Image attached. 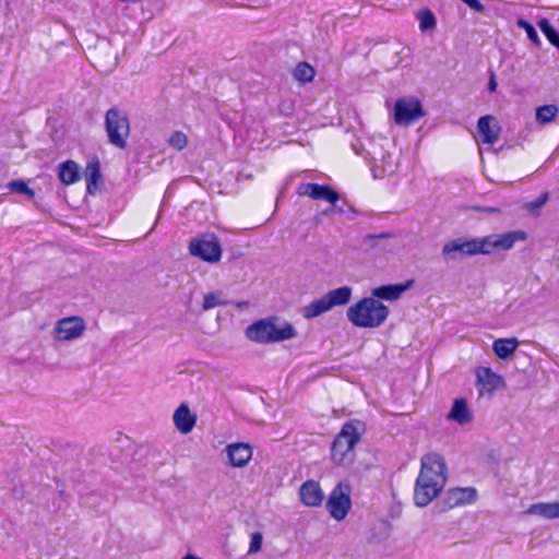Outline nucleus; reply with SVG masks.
I'll use <instances>...</instances> for the list:
<instances>
[{
    "mask_svg": "<svg viewBox=\"0 0 559 559\" xmlns=\"http://www.w3.org/2000/svg\"><path fill=\"white\" fill-rule=\"evenodd\" d=\"M445 483L444 459L435 452L423 455L420 472L414 488V503L420 508L428 506L442 491Z\"/></svg>",
    "mask_w": 559,
    "mask_h": 559,
    "instance_id": "obj_1",
    "label": "nucleus"
},
{
    "mask_svg": "<svg viewBox=\"0 0 559 559\" xmlns=\"http://www.w3.org/2000/svg\"><path fill=\"white\" fill-rule=\"evenodd\" d=\"M526 238L527 235L523 230L508 231L502 235H489L472 240L457 238L443 246L442 254L447 258L454 252H459L461 255L490 254L495 251L509 250L516 241H523Z\"/></svg>",
    "mask_w": 559,
    "mask_h": 559,
    "instance_id": "obj_2",
    "label": "nucleus"
},
{
    "mask_svg": "<svg viewBox=\"0 0 559 559\" xmlns=\"http://www.w3.org/2000/svg\"><path fill=\"white\" fill-rule=\"evenodd\" d=\"M246 336L259 344L278 343L297 336V331L289 322L278 323V318L269 317L258 320L246 329Z\"/></svg>",
    "mask_w": 559,
    "mask_h": 559,
    "instance_id": "obj_3",
    "label": "nucleus"
},
{
    "mask_svg": "<svg viewBox=\"0 0 559 559\" xmlns=\"http://www.w3.org/2000/svg\"><path fill=\"white\" fill-rule=\"evenodd\" d=\"M348 321L357 328L374 329L389 317V308L374 297H366L347 309Z\"/></svg>",
    "mask_w": 559,
    "mask_h": 559,
    "instance_id": "obj_4",
    "label": "nucleus"
},
{
    "mask_svg": "<svg viewBox=\"0 0 559 559\" xmlns=\"http://www.w3.org/2000/svg\"><path fill=\"white\" fill-rule=\"evenodd\" d=\"M359 439L360 435L355 421H346L331 445V457L333 462L336 464L352 462L355 456L354 448Z\"/></svg>",
    "mask_w": 559,
    "mask_h": 559,
    "instance_id": "obj_5",
    "label": "nucleus"
},
{
    "mask_svg": "<svg viewBox=\"0 0 559 559\" xmlns=\"http://www.w3.org/2000/svg\"><path fill=\"white\" fill-rule=\"evenodd\" d=\"M130 130L129 117L122 109L111 107L106 111L105 131L111 145L119 150L127 148Z\"/></svg>",
    "mask_w": 559,
    "mask_h": 559,
    "instance_id": "obj_6",
    "label": "nucleus"
},
{
    "mask_svg": "<svg viewBox=\"0 0 559 559\" xmlns=\"http://www.w3.org/2000/svg\"><path fill=\"white\" fill-rule=\"evenodd\" d=\"M352 297V288L342 286L330 290L323 297L316 299L302 308V316L306 319H313L329 311L335 306L346 305Z\"/></svg>",
    "mask_w": 559,
    "mask_h": 559,
    "instance_id": "obj_7",
    "label": "nucleus"
},
{
    "mask_svg": "<svg viewBox=\"0 0 559 559\" xmlns=\"http://www.w3.org/2000/svg\"><path fill=\"white\" fill-rule=\"evenodd\" d=\"M350 492L348 481H340L330 492L325 507L334 520L343 521L347 516L352 508Z\"/></svg>",
    "mask_w": 559,
    "mask_h": 559,
    "instance_id": "obj_8",
    "label": "nucleus"
},
{
    "mask_svg": "<svg viewBox=\"0 0 559 559\" xmlns=\"http://www.w3.org/2000/svg\"><path fill=\"white\" fill-rule=\"evenodd\" d=\"M189 252L209 263L218 262L222 258V247L214 234L193 239L189 245Z\"/></svg>",
    "mask_w": 559,
    "mask_h": 559,
    "instance_id": "obj_9",
    "label": "nucleus"
},
{
    "mask_svg": "<svg viewBox=\"0 0 559 559\" xmlns=\"http://www.w3.org/2000/svg\"><path fill=\"white\" fill-rule=\"evenodd\" d=\"M425 116L421 104L417 99L400 98L394 106V120L396 124H411Z\"/></svg>",
    "mask_w": 559,
    "mask_h": 559,
    "instance_id": "obj_10",
    "label": "nucleus"
},
{
    "mask_svg": "<svg viewBox=\"0 0 559 559\" xmlns=\"http://www.w3.org/2000/svg\"><path fill=\"white\" fill-rule=\"evenodd\" d=\"M85 329V321L81 317L73 316L58 320L53 333L58 341H71L79 338Z\"/></svg>",
    "mask_w": 559,
    "mask_h": 559,
    "instance_id": "obj_11",
    "label": "nucleus"
},
{
    "mask_svg": "<svg viewBox=\"0 0 559 559\" xmlns=\"http://www.w3.org/2000/svg\"><path fill=\"white\" fill-rule=\"evenodd\" d=\"M476 388L479 395L491 396L496 391L506 386L502 376L493 372L489 367H478L476 369Z\"/></svg>",
    "mask_w": 559,
    "mask_h": 559,
    "instance_id": "obj_12",
    "label": "nucleus"
},
{
    "mask_svg": "<svg viewBox=\"0 0 559 559\" xmlns=\"http://www.w3.org/2000/svg\"><path fill=\"white\" fill-rule=\"evenodd\" d=\"M477 490L474 487H456L448 489L442 497L441 510H450L459 506H466L475 502Z\"/></svg>",
    "mask_w": 559,
    "mask_h": 559,
    "instance_id": "obj_13",
    "label": "nucleus"
},
{
    "mask_svg": "<svg viewBox=\"0 0 559 559\" xmlns=\"http://www.w3.org/2000/svg\"><path fill=\"white\" fill-rule=\"evenodd\" d=\"M298 195L309 197L313 200H324L334 203L340 200V194L329 185L302 182L297 188Z\"/></svg>",
    "mask_w": 559,
    "mask_h": 559,
    "instance_id": "obj_14",
    "label": "nucleus"
},
{
    "mask_svg": "<svg viewBox=\"0 0 559 559\" xmlns=\"http://www.w3.org/2000/svg\"><path fill=\"white\" fill-rule=\"evenodd\" d=\"M299 495L301 502L308 507H319L324 499V493L316 480L305 481L300 486Z\"/></svg>",
    "mask_w": 559,
    "mask_h": 559,
    "instance_id": "obj_15",
    "label": "nucleus"
},
{
    "mask_svg": "<svg viewBox=\"0 0 559 559\" xmlns=\"http://www.w3.org/2000/svg\"><path fill=\"white\" fill-rule=\"evenodd\" d=\"M229 463L234 467H242L252 456V448L248 443H234L227 447Z\"/></svg>",
    "mask_w": 559,
    "mask_h": 559,
    "instance_id": "obj_16",
    "label": "nucleus"
},
{
    "mask_svg": "<svg viewBox=\"0 0 559 559\" xmlns=\"http://www.w3.org/2000/svg\"><path fill=\"white\" fill-rule=\"evenodd\" d=\"M413 281H408L404 284H390L382 285L372 289L371 296L376 299H384L389 301H393L400 298V296L407 290Z\"/></svg>",
    "mask_w": 559,
    "mask_h": 559,
    "instance_id": "obj_17",
    "label": "nucleus"
},
{
    "mask_svg": "<svg viewBox=\"0 0 559 559\" xmlns=\"http://www.w3.org/2000/svg\"><path fill=\"white\" fill-rule=\"evenodd\" d=\"M173 419L176 428L181 433L186 435L192 431L197 421V416L190 412L186 404H180L175 411Z\"/></svg>",
    "mask_w": 559,
    "mask_h": 559,
    "instance_id": "obj_18",
    "label": "nucleus"
},
{
    "mask_svg": "<svg viewBox=\"0 0 559 559\" xmlns=\"http://www.w3.org/2000/svg\"><path fill=\"white\" fill-rule=\"evenodd\" d=\"M493 120L495 118L490 115L483 116L478 119L477 130L484 143L495 144L499 139L500 128L497 127L496 130L491 128Z\"/></svg>",
    "mask_w": 559,
    "mask_h": 559,
    "instance_id": "obj_19",
    "label": "nucleus"
},
{
    "mask_svg": "<svg viewBox=\"0 0 559 559\" xmlns=\"http://www.w3.org/2000/svg\"><path fill=\"white\" fill-rule=\"evenodd\" d=\"M395 237H396V235L392 231H383V233H379V234H367V235L362 236L361 242L373 250L379 249L382 252H392L393 247H391L386 243H381L380 240L392 239Z\"/></svg>",
    "mask_w": 559,
    "mask_h": 559,
    "instance_id": "obj_20",
    "label": "nucleus"
},
{
    "mask_svg": "<svg viewBox=\"0 0 559 559\" xmlns=\"http://www.w3.org/2000/svg\"><path fill=\"white\" fill-rule=\"evenodd\" d=\"M448 419L453 420L460 425L468 424L472 419V413L467 407V403L464 399H456L453 402Z\"/></svg>",
    "mask_w": 559,
    "mask_h": 559,
    "instance_id": "obj_21",
    "label": "nucleus"
},
{
    "mask_svg": "<svg viewBox=\"0 0 559 559\" xmlns=\"http://www.w3.org/2000/svg\"><path fill=\"white\" fill-rule=\"evenodd\" d=\"M527 513L547 520L559 519V501L534 503L528 508Z\"/></svg>",
    "mask_w": 559,
    "mask_h": 559,
    "instance_id": "obj_22",
    "label": "nucleus"
},
{
    "mask_svg": "<svg viewBox=\"0 0 559 559\" xmlns=\"http://www.w3.org/2000/svg\"><path fill=\"white\" fill-rule=\"evenodd\" d=\"M58 177L66 185H73L80 179V167L74 160H66L59 165Z\"/></svg>",
    "mask_w": 559,
    "mask_h": 559,
    "instance_id": "obj_23",
    "label": "nucleus"
},
{
    "mask_svg": "<svg viewBox=\"0 0 559 559\" xmlns=\"http://www.w3.org/2000/svg\"><path fill=\"white\" fill-rule=\"evenodd\" d=\"M518 346L519 341L515 337L498 338L492 344V350L500 359H507L515 352Z\"/></svg>",
    "mask_w": 559,
    "mask_h": 559,
    "instance_id": "obj_24",
    "label": "nucleus"
},
{
    "mask_svg": "<svg viewBox=\"0 0 559 559\" xmlns=\"http://www.w3.org/2000/svg\"><path fill=\"white\" fill-rule=\"evenodd\" d=\"M416 17L419 22V28L421 32L433 31L437 26L436 16L429 9L418 11Z\"/></svg>",
    "mask_w": 559,
    "mask_h": 559,
    "instance_id": "obj_25",
    "label": "nucleus"
},
{
    "mask_svg": "<svg viewBox=\"0 0 559 559\" xmlns=\"http://www.w3.org/2000/svg\"><path fill=\"white\" fill-rule=\"evenodd\" d=\"M314 75V68L306 61L299 62L294 70V78L302 83L311 82Z\"/></svg>",
    "mask_w": 559,
    "mask_h": 559,
    "instance_id": "obj_26",
    "label": "nucleus"
},
{
    "mask_svg": "<svg viewBox=\"0 0 559 559\" xmlns=\"http://www.w3.org/2000/svg\"><path fill=\"white\" fill-rule=\"evenodd\" d=\"M558 107L556 105H544L536 109V121L540 124H546L556 118Z\"/></svg>",
    "mask_w": 559,
    "mask_h": 559,
    "instance_id": "obj_27",
    "label": "nucleus"
},
{
    "mask_svg": "<svg viewBox=\"0 0 559 559\" xmlns=\"http://www.w3.org/2000/svg\"><path fill=\"white\" fill-rule=\"evenodd\" d=\"M538 27L549 40V43L559 49V33L552 27L550 22L547 19H542L538 21Z\"/></svg>",
    "mask_w": 559,
    "mask_h": 559,
    "instance_id": "obj_28",
    "label": "nucleus"
},
{
    "mask_svg": "<svg viewBox=\"0 0 559 559\" xmlns=\"http://www.w3.org/2000/svg\"><path fill=\"white\" fill-rule=\"evenodd\" d=\"M85 177L87 182V190L91 192L92 185H96L102 177L99 162L97 159L87 164Z\"/></svg>",
    "mask_w": 559,
    "mask_h": 559,
    "instance_id": "obj_29",
    "label": "nucleus"
},
{
    "mask_svg": "<svg viewBox=\"0 0 559 559\" xmlns=\"http://www.w3.org/2000/svg\"><path fill=\"white\" fill-rule=\"evenodd\" d=\"M221 295H222L221 292H213V293L206 294L203 299L202 310L207 311L217 306L227 305V301L223 300L221 298Z\"/></svg>",
    "mask_w": 559,
    "mask_h": 559,
    "instance_id": "obj_30",
    "label": "nucleus"
},
{
    "mask_svg": "<svg viewBox=\"0 0 559 559\" xmlns=\"http://www.w3.org/2000/svg\"><path fill=\"white\" fill-rule=\"evenodd\" d=\"M516 26L526 32L528 39L535 44L536 46L540 45L539 36L535 29V27L525 19L520 17L516 21Z\"/></svg>",
    "mask_w": 559,
    "mask_h": 559,
    "instance_id": "obj_31",
    "label": "nucleus"
},
{
    "mask_svg": "<svg viewBox=\"0 0 559 559\" xmlns=\"http://www.w3.org/2000/svg\"><path fill=\"white\" fill-rule=\"evenodd\" d=\"M7 187L13 193L25 194L29 198H34L35 195L34 190H32L23 180H11Z\"/></svg>",
    "mask_w": 559,
    "mask_h": 559,
    "instance_id": "obj_32",
    "label": "nucleus"
},
{
    "mask_svg": "<svg viewBox=\"0 0 559 559\" xmlns=\"http://www.w3.org/2000/svg\"><path fill=\"white\" fill-rule=\"evenodd\" d=\"M548 198V193L544 192L536 200L527 202L525 204V209L532 214H537L540 211V209L546 204Z\"/></svg>",
    "mask_w": 559,
    "mask_h": 559,
    "instance_id": "obj_33",
    "label": "nucleus"
},
{
    "mask_svg": "<svg viewBox=\"0 0 559 559\" xmlns=\"http://www.w3.org/2000/svg\"><path fill=\"white\" fill-rule=\"evenodd\" d=\"M169 145L177 150H183L188 144L187 135L181 131H175L168 141Z\"/></svg>",
    "mask_w": 559,
    "mask_h": 559,
    "instance_id": "obj_34",
    "label": "nucleus"
},
{
    "mask_svg": "<svg viewBox=\"0 0 559 559\" xmlns=\"http://www.w3.org/2000/svg\"><path fill=\"white\" fill-rule=\"evenodd\" d=\"M263 536L260 532H254L251 535L248 554H255L262 547Z\"/></svg>",
    "mask_w": 559,
    "mask_h": 559,
    "instance_id": "obj_35",
    "label": "nucleus"
},
{
    "mask_svg": "<svg viewBox=\"0 0 559 559\" xmlns=\"http://www.w3.org/2000/svg\"><path fill=\"white\" fill-rule=\"evenodd\" d=\"M465 4H467L471 9L478 13H483L486 10V7L479 0H462Z\"/></svg>",
    "mask_w": 559,
    "mask_h": 559,
    "instance_id": "obj_36",
    "label": "nucleus"
},
{
    "mask_svg": "<svg viewBox=\"0 0 559 559\" xmlns=\"http://www.w3.org/2000/svg\"><path fill=\"white\" fill-rule=\"evenodd\" d=\"M331 206L329 209H326L325 211H323V215H330L332 213H337V214H342L344 215L345 213V209L343 206H340L337 205V202H334V203H330Z\"/></svg>",
    "mask_w": 559,
    "mask_h": 559,
    "instance_id": "obj_37",
    "label": "nucleus"
},
{
    "mask_svg": "<svg viewBox=\"0 0 559 559\" xmlns=\"http://www.w3.org/2000/svg\"><path fill=\"white\" fill-rule=\"evenodd\" d=\"M358 212L356 209H354L352 205H347V209H345L344 216L347 219H354L357 216Z\"/></svg>",
    "mask_w": 559,
    "mask_h": 559,
    "instance_id": "obj_38",
    "label": "nucleus"
},
{
    "mask_svg": "<svg viewBox=\"0 0 559 559\" xmlns=\"http://www.w3.org/2000/svg\"><path fill=\"white\" fill-rule=\"evenodd\" d=\"M488 90H489V92H496V90H497V81H496L493 72L491 73L489 81H488Z\"/></svg>",
    "mask_w": 559,
    "mask_h": 559,
    "instance_id": "obj_39",
    "label": "nucleus"
},
{
    "mask_svg": "<svg viewBox=\"0 0 559 559\" xmlns=\"http://www.w3.org/2000/svg\"><path fill=\"white\" fill-rule=\"evenodd\" d=\"M12 495H13V497L15 499H20L21 500L24 497V491H23V489L13 488L12 489Z\"/></svg>",
    "mask_w": 559,
    "mask_h": 559,
    "instance_id": "obj_40",
    "label": "nucleus"
},
{
    "mask_svg": "<svg viewBox=\"0 0 559 559\" xmlns=\"http://www.w3.org/2000/svg\"><path fill=\"white\" fill-rule=\"evenodd\" d=\"M182 559H201V558H198V557H195V556H193L191 554H188Z\"/></svg>",
    "mask_w": 559,
    "mask_h": 559,
    "instance_id": "obj_41",
    "label": "nucleus"
},
{
    "mask_svg": "<svg viewBox=\"0 0 559 559\" xmlns=\"http://www.w3.org/2000/svg\"><path fill=\"white\" fill-rule=\"evenodd\" d=\"M486 211H488V212H490V213H491V212H496V209H491V207H490V209H487Z\"/></svg>",
    "mask_w": 559,
    "mask_h": 559,
    "instance_id": "obj_42",
    "label": "nucleus"
}]
</instances>
